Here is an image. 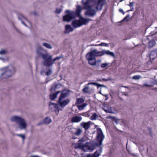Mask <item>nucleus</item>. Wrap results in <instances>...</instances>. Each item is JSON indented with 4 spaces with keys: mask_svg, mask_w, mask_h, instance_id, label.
<instances>
[{
    "mask_svg": "<svg viewBox=\"0 0 157 157\" xmlns=\"http://www.w3.org/2000/svg\"><path fill=\"white\" fill-rule=\"evenodd\" d=\"M82 3L83 5V9L85 10V14L90 17L95 16L97 11L101 10L102 7L106 3L105 0H82Z\"/></svg>",
    "mask_w": 157,
    "mask_h": 157,
    "instance_id": "1",
    "label": "nucleus"
},
{
    "mask_svg": "<svg viewBox=\"0 0 157 157\" xmlns=\"http://www.w3.org/2000/svg\"><path fill=\"white\" fill-rule=\"evenodd\" d=\"M97 135L96 139L98 142H92L89 143H86L85 144H82L81 142H84L86 141V137H84L79 140V149H81L84 151H92L95 148V147L101 145L102 142L105 138V136L101 129L99 128H97Z\"/></svg>",
    "mask_w": 157,
    "mask_h": 157,
    "instance_id": "2",
    "label": "nucleus"
},
{
    "mask_svg": "<svg viewBox=\"0 0 157 157\" xmlns=\"http://www.w3.org/2000/svg\"><path fill=\"white\" fill-rule=\"evenodd\" d=\"M105 55H110L113 58H115L114 53L109 50L102 49L101 51H99L96 49L93 50L87 53L86 55V59H93Z\"/></svg>",
    "mask_w": 157,
    "mask_h": 157,
    "instance_id": "3",
    "label": "nucleus"
},
{
    "mask_svg": "<svg viewBox=\"0 0 157 157\" xmlns=\"http://www.w3.org/2000/svg\"><path fill=\"white\" fill-rule=\"evenodd\" d=\"M66 15L63 17V21L67 22H69L71 20L78 17V5L76 6L75 11L67 10L65 11Z\"/></svg>",
    "mask_w": 157,
    "mask_h": 157,
    "instance_id": "4",
    "label": "nucleus"
},
{
    "mask_svg": "<svg viewBox=\"0 0 157 157\" xmlns=\"http://www.w3.org/2000/svg\"><path fill=\"white\" fill-rule=\"evenodd\" d=\"M15 68L12 65L0 69V71L2 72L1 73V76L4 78H8L11 77L15 72Z\"/></svg>",
    "mask_w": 157,
    "mask_h": 157,
    "instance_id": "5",
    "label": "nucleus"
},
{
    "mask_svg": "<svg viewBox=\"0 0 157 157\" xmlns=\"http://www.w3.org/2000/svg\"><path fill=\"white\" fill-rule=\"evenodd\" d=\"M11 120L13 122H15L18 125V127L20 129H25L27 126L26 121L22 117L15 116L11 118Z\"/></svg>",
    "mask_w": 157,
    "mask_h": 157,
    "instance_id": "6",
    "label": "nucleus"
},
{
    "mask_svg": "<svg viewBox=\"0 0 157 157\" xmlns=\"http://www.w3.org/2000/svg\"><path fill=\"white\" fill-rule=\"evenodd\" d=\"M36 53L37 55L43 59H52V56L49 53L47 50L40 46L36 48Z\"/></svg>",
    "mask_w": 157,
    "mask_h": 157,
    "instance_id": "7",
    "label": "nucleus"
},
{
    "mask_svg": "<svg viewBox=\"0 0 157 157\" xmlns=\"http://www.w3.org/2000/svg\"><path fill=\"white\" fill-rule=\"evenodd\" d=\"M18 19L20 20L21 23L26 27L32 29L33 25L31 22L22 14H19L18 17Z\"/></svg>",
    "mask_w": 157,
    "mask_h": 157,
    "instance_id": "8",
    "label": "nucleus"
},
{
    "mask_svg": "<svg viewBox=\"0 0 157 157\" xmlns=\"http://www.w3.org/2000/svg\"><path fill=\"white\" fill-rule=\"evenodd\" d=\"M81 9V7L79 6V27L86 24L90 21L91 20L90 19L85 18L81 16L80 13Z\"/></svg>",
    "mask_w": 157,
    "mask_h": 157,
    "instance_id": "9",
    "label": "nucleus"
},
{
    "mask_svg": "<svg viewBox=\"0 0 157 157\" xmlns=\"http://www.w3.org/2000/svg\"><path fill=\"white\" fill-rule=\"evenodd\" d=\"M46 71H42L41 72L42 75H45L48 77L50 76L52 73V68L47 67L46 69Z\"/></svg>",
    "mask_w": 157,
    "mask_h": 157,
    "instance_id": "10",
    "label": "nucleus"
},
{
    "mask_svg": "<svg viewBox=\"0 0 157 157\" xmlns=\"http://www.w3.org/2000/svg\"><path fill=\"white\" fill-rule=\"evenodd\" d=\"M102 109L107 113H114L113 110V108L108 105L105 104Z\"/></svg>",
    "mask_w": 157,
    "mask_h": 157,
    "instance_id": "11",
    "label": "nucleus"
},
{
    "mask_svg": "<svg viewBox=\"0 0 157 157\" xmlns=\"http://www.w3.org/2000/svg\"><path fill=\"white\" fill-rule=\"evenodd\" d=\"M73 28L71 25H66L65 26V30L64 33L65 34H68L73 32Z\"/></svg>",
    "mask_w": 157,
    "mask_h": 157,
    "instance_id": "12",
    "label": "nucleus"
},
{
    "mask_svg": "<svg viewBox=\"0 0 157 157\" xmlns=\"http://www.w3.org/2000/svg\"><path fill=\"white\" fill-rule=\"evenodd\" d=\"M70 91L69 90H63L59 96V100L61 99H63L65 98L68 97L69 95Z\"/></svg>",
    "mask_w": 157,
    "mask_h": 157,
    "instance_id": "13",
    "label": "nucleus"
},
{
    "mask_svg": "<svg viewBox=\"0 0 157 157\" xmlns=\"http://www.w3.org/2000/svg\"><path fill=\"white\" fill-rule=\"evenodd\" d=\"M56 59H44L43 62L44 65L49 67L52 65Z\"/></svg>",
    "mask_w": 157,
    "mask_h": 157,
    "instance_id": "14",
    "label": "nucleus"
},
{
    "mask_svg": "<svg viewBox=\"0 0 157 157\" xmlns=\"http://www.w3.org/2000/svg\"><path fill=\"white\" fill-rule=\"evenodd\" d=\"M62 99L59 100V99L58 103L59 105L62 107H64L70 102V100L67 99L63 101H62Z\"/></svg>",
    "mask_w": 157,
    "mask_h": 157,
    "instance_id": "15",
    "label": "nucleus"
},
{
    "mask_svg": "<svg viewBox=\"0 0 157 157\" xmlns=\"http://www.w3.org/2000/svg\"><path fill=\"white\" fill-rule=\"evenodd\" d=\"M90 121H88L87 122H82L80 124V126L84 128L86 130L90 128Z\"/></svg>",
    "mask_w": 157,
    "mask_h": 157,
    "instance_id": "16",
    "label": "nucleus"
},
{
    "mask_svg": "<svg viewBox=\"0 0 157 157\" xmlns=\"http://www.w3.org/2000/svg\"><path fill=\"white\" fill-rule=\"evenodd\" d=\"M61 86V85L60 84H57L54 83L51 86L50 90L52 92H54L57 89L59 88Z\"/></svg>",
    "mask_w": 157,
    "mask_h": 157,
    "instance_id": "17",
    "label": "nucleus"
},
{
    "mask_svg": "<svg viewBox=\"0 0 157 157\" xmlns=\"http://www.w3.org/2000/svg\"><path fill=\"white\" fill-rule=\"evenodd\" d=\"M49 107L51 108H53L54 107L55 109V110L56 112L57 111L58 112L59 111V107L58 105L57 104L53 103L52 102L50 103L49 105Z\"/></svg>",
    "mask_w": 157,
    "mask_h": 157,
    "instance_id": "18",
    "label": "nucleus"
},
{
    "mask_svg": "<svg viewBox=\"0 0 157 157\" xmlns=\"http://www.w3.org/2000/svg\"><path fill=\"white\" fill-rule=\"evenodd\" d=\"M150 59H155L157 58V51H153L151 52L149 56Z\"/></svg>",
    "mask_w": 157,
    "mask_h": 157,
    "instance_id": "19",
    "label": "nucleus"
},
{
    "mask_svg": "<svg viewBox=\"0 0 157 157\" xmlns=\"http://www.w3.org/2000/svg\"><path fill=\"white\" fill-rule=\"evenodd\" d=\"M71 25L73 28L76 29L78 27V20H73L71 23Z\"/></svg>",
    "mask_w": 157,
    "mask_h": 157,
    "instance_id": "20",
    "label": "nucleus"
},
{
    "mask_svg": "<svg viewBox=\"0 0 157 157\" xmlns=\"http://www.w3.org/2000/svg\"><path fill=\"white\" fill-rule=\"evenodd\" d=\"M42 45L43 46L48 49H52V45L49 44L46 42H43L42 43Z\"/></svg>",
    "mask_w": 157,
    "mask_h": 157,
    "instance_id": "21",
    "label": "nucleus"
},
{
    "mask_svg": "<svg viewBox=\"0 0 157 157\" xmlns=\"http://www.w3.org/2000/svg\"><path fill=\"white\" fill-rule=\"evenodd\" d=\"M100 155L98 151H95L94 154H89L87 155V157H98Z\"/></svg>",
    "mask_w": 157,
    "mask_h": 157,
    "instance_id": "22",
    "label": "nucleus"
},
{
    "mask_svg": "<svg viewBox=\"0 0 157 157\" xmlns=\"http://www.w3.org/2000/svg\"><path fill=\"white\" fill-rule=\"evenodd\" d=\"M155 41L154 40H152L149 41L148 43V47L149 48H152L155 44Z\"/></svg>",
    "mask_w": 157,
    "mask_h": 157,
    "instance_id": "23",
    "label": "nucleus"
},
{
    "mask_svg": "<svg viewBox=\"0 0 157 157\" xmlns=\"http://www.w3.org/2000/svg\"><path fill=\"white\" fill-rule=\"evenodd\" d=\"M52 121V120L50 118L48 117H46L44 120V123L45 124H48L50 123Z\"/></svg>",
    "mask_w": 157,
    "mask_h": 157,
    "instance_id": "24",
    "label": "nucleus"
},
{
    "mask_svg": "<svg viewBox=\"0 0 157 157\" xmlns=\"http://www.w3.org/2000/svg\"><path fill=\"white\" fill-rule=\"evenodd\" d=\"M87 105V104L86 103L83 104H79V110H83L84 108Z\"/></svg>",
    "mask_w": 157,
    "mask_h": 157,
    "instance_id": "25",
    "label": "nucleus"
},
{
    "mask_svg": "<svg viewBox=\"0 0 157 157\" xmlns=\"http://www.w3.org/2000/svg\"><path fill=\"white\" fill-rule=\"evenodd\" d=\"M89 63L91 65H95L96 64V59H87Z\"/></svg>",
    "mask_w": 157,
    "mask_h": 157,
    "instance_id": "26",
    "label": "nucleus"
},
{
    "mask_svg": "<svg viewBox=\"0 0 157 157\" xmlns=\"http://www.w3.org/2000/svg\"><path fill=\"white\" fill-rule=\"evenodd\" d=\"M98 117V115L97 113H94L90 117V119L92 120H96Z\"/></svg>",
    "mask_w": 157,
    "mask_h": 157,
    "instance_id": "27",
    "label": "nucleus"
},
{
    "mask_svg": "<svg viewBox=\"0 0 157 157\" xmlns=\"http://www.w3.org/2000/svg\"><path fill=\"white\" fill-rule=\"evenodd\" d=\"M71 121L72 122H78V116H76L73 117L71 119Z\"/></svg>",
    "mask_w": 157,
    "mask_h": 157,
    "instance_id": "28",
    "label": "nucleus"
},
{
    "mask_svg": "<svg viewBox=\"0 0 157 157\" xmlns=\"http://www.w3.org/2000/svg\"><path fill=\"white\" fill-rule=\"evenodd\" d=\"M7 51L6 49H2L0 50V55H4L7 53Z\"/></svg>",
    "mask_w": 157,
    "mask_h": 157,
    "instance_id": "29",
    "label": "nucleus"
},
{
    "mask_svg": "<svg viewBox=\"0 0 157 157\" xmlns=\"http://www.w3.org/2000/svg\"><path fill=\"white\" fill-rule=\"evenodd\" d=\"M56 97V94L55 93L50 95V98L52 100H54Z\"/></svg>",
    "mask_w": 157,
    "mask_h": 157,
    "instance_id": "30",
    "label": "nucleus"
},
{
    "mask_svg": "<svg viewBox=\"0 0 157 157\" xmlns=\"http://www.w3.org/2000/svg\"><path fill=\"white\" fill-rule=\"evenodd\" d=\"M109 44H107L103 42H101V43L99 44V46L108 47H109Z\"/></svg>",
    "mask_w": 157,
    "mask_h": 157,
    "instance_id": "31",
    "label": "nucleus"
},
{
    "mask_svg": "<svg viewBox=\"0 0 157 157\" xmlns=\"http://www.w3.org/2000/svg\"><path fill=\"white\" fill-rule=\"evenodd\" d=\"M141 76L139 75H135L132 77V78L134 80H138L140 79Z\"/></svg>",
    "mask_w": 157,
    "mask_h": 157,
    "instance_id": "32",
    "label": "nucleus"
},
{
    "mask_svg": "<svg viewBox=\"0 0 157 157\" xmlns=\"http://www.w3.org/2000/svg\"><path fill=\"white\" fill-rule=\"evenodd\" d=\"M89 89L88 86H86L82 89L84 93H87L88 92Z\"/></svg>",
    "mask_w": 157,
    "mask_h": 157,
    "instance_id": "33",
    "label": "nucleus"
},
{
    "mask_svg": "<svg viewBox=\"0 0 157 157\" xmlns=\"http://www.w3.org/2000/svg\"><path fill=\"white\" fill-rule=\"evenodd\" d=\"M134 3V2H130L129 4H128L127 5L130 6L132 9L130 10V11H133V5Z\"/></svg>",
    "mask_w": 157,
    "mask_h": 157,
    "instance_id": "34",
    "label": "nucleus"
},
{
    "mask_svg": "<svg viewBox=\"0 0 157 157\" xmlns=\"http://www.w3.org/2000/svg\"><path fill=\"white\" fill-rule=\"evenodd\" d=\"M62 10H63L61 8H60L59 9H57L56 10L55 12L56 13H59L62 12Z\"/></svg>",
    "mask_w": 157,
    "mask_h": 157,
    "instance_id": "35",
    "label": "nucleus"
},
{
    "mask_svg": "<svg viewBox=\"0 0 157 157\" xmlns=\"http://www.w3.org/2000/svg\"><path fill=\"white\" fill-rule=\"evenodd\" d=\"M129 17V15H127L126 17H125L124 19L121 21H127L128 20V18Z\"/></svg>",
    "mask_w": 157,
    "mask_h": 157,
    "instance_id": "36",
    "label": "nucleus"
},
{
    "mask_svg": "<svg viewBox=\"0 0 157 157\" xmlns=\"http://www.w3.org/2000/svg\"><path fill=\"white\" fill-rule=\"evenodd\" d=\"M17 135L21 137L23 140H24L25 138V136L24 134H18Z\"/></svg>",
    "mask_w": 157,
    "mask_h": 157,
    "instance_id": "37",
    "label": "nucleus"
},
{
    "mask_svg": "<svg viewBox=\"0 0 157 157\" xmlns=\"http://www.w3.org/2000/svg\"><path fill=\"white\" fill-rule=\"evenodd\" d=\"M74 146V147L75 149L78 148V143L74 144H73Z\"/></svg>",
    "mask_w": 157,
    "mask_h": 157,
    "instance_id": "38",
    "label": "nucleus"
},
{
    "mask_svg": "<svg viewBox=\"0 0 157 157\" xmlns=\"http://www.w3.org/2000/svg\"><path fill=\"white\" fill-rule=\"evenodd\" d=\"M108 65V64L106 63H103L101 64V67L102 68H105Z\"/></svg>",
    "mask_w": 157,
    "mask_h": 157,
    "instance_id": "39",
    "label": "nucleus"
},
{
    "mask_svg": "<svg viewBox=\"0 0 157 157\" xmlns=\"http://www.w3.org/2000/svg\"><path fill=\"white\" fill-rule=\"evenodd\" d=\"M95 85L98 86V85H99V84L95 83V82H90V83H89L88 84V85Z\"/></svg>",
    "mask_w": 157,
    "mask_h": 157,
    "instance_id": "40",
    "label": "nucleus"
},
{
    "mask_svg": "<svg viewBox=\"0 0 157 157\" xmlns=\"http://www.w3.org/2000/svg\"><path fill=\"white\" fill-rule=\"evenodd\" d=\"M151 83L152 85H157V80H155L154 82H151Z\"/></svg>",
    "mask_w": 157,
    "mask_h": 157,
    "instance_id": "41",
    "label": "nucleus"
},
{
    "mask_svg": "<svg viewBox=\"0 0 157 157\" xmlns=\"http://www.w3.org/2000/svg\"><path fill=\"white\" fill-rule=\"evenodd\" d=\"M84 99L82 98H79V104H82L81 103L84 102Z\"/></svg>",
    "mask_w": 157,
    "mask_h": 157,
    "instance_id": "42",
    "label": "nucleus"
},
{
    "mask_svg": "<svg viewBox=\"0 0 157 157\" xmlns=\"http://www.w3.org/2000/svg\"><path fill=\"white\" fill-rule=\"evenodd\" d=\"M143 86H148V87H151L152 86V85L151 84V85H148L147 83L144 84L143 85Z\"/></svg>",
    "mask_w": 157,
    "mask_h": 157,
    "instance_id": "43",
    "label": "nucleus"
},
{
    "mask_svg": "<svg viewBox=\"0 0 157 157\" xmlns=\"http://www.w3.org/2000/svg\"><path fill=\"white\" fill-rule=\"evenodd\" d=\"M153 59H149V61L147 63V65H150L151 64L152 61Z\"/></svg>",
    "mask_w": 157,
    "mask_h": 157,
    "instance_id": "44",
    "label": "nucleus"
},
{
    "mask_svg": "<svg viewBox=\"0 0 157 157\" xmlns=\"http://www.w3.org/2000/svg\"><path fill=\"white\" fill-rule=\"evenodd\" d=\"M78 136V128L76 130V131L75 132L74 134V135Z\"/></svg>",
    "mask_w": 157,
    "mask_h": 157,
    "instance_id": "45",
    "label": "nucleus"
},
{
    "mask_svg": "<svg viewBox=\"0 0 157 157\" xmlns=\"http://www.w3.org/2000/svg\"><path fill=\"white\" fill-rule=\"evenodd\" d=\"M63 58V57L62 55L60 56H59L57 57H56L54 59H60V58Z\"/></svg>",
    "mask_w": 157,
    "mask_h": 157,
    "instance_id": "46",
    "label": "nucleus"
},
{
    "mask_svg": "<svg viewBox=\"0 0 157 157\" xmlns=\"http://www.w3.org/2000/svg\"><path fill=\"white\" fill-rule=\"evenodd\" d=\"M119 11L120 12L122 13L123 14H124V12L123 11V9H120L119 10Z\"/></svg>",
    "mask_w": 157,
    "mask_h": 157,
    "instance_id": "47",
    "label": "nucleus"
},
{
    "mask_svg": "<svg viewBox=\"0 0 157 157\" xmlns=\"http://www.w3.org/2000/svg\"><path fill=\"white\" fill-rule=\"evenodd\" d=\"M76 105L78 108V98H77V101H76Z\"/></svg>",
    "mask_w": 157,
    "mask_h": 157,
    "instance_id": "48",
    "label": "nucleus"
},
{
    "mask_svg": "<svg viewBox=\"0 0 157 157\" xmlns=\"http://www.w3.org/2000/svg\"><path fill=\"white\" fill-rule=\"evenodd\" d=\"M98 87H106V86H104V85H101V84H99V85H98Z\"/></svg>",
    "mask_w": 157,
    "mask_h": 157,
    "instance_id": "49",
    "label": "nucleus"
},
{
    "mask_svg": "<svg viewBox=\"0 0 157 157\" xmlns=\"http://www.w3.org/2000/svg\"><path fill=\"white\" fill-rule=\"evenodd\" d=\"M119 120H117L115 119L114 120L115 122L117 124H118L119 123Z\"/></svg>",
    "mask_w": 157,
    "mask_h": 157,
    "instance_id": "50",
    "label": "nucleus"
},
{
    "mask_svg": "<svg viewBox=\"0 0 157 157\" xmlns=\"http://www.w3.org/2000/svg\"><path fill=\"white\" fill-rule=\"evenodd\" d=\"M4 78V76H1H1H0V81H1V80Z\"/></svg>",
    "mask_w": 157,
    "mask_h": 157,
    "instance_id": "51",
    "label": "nucleus"
},
{
    "mask_svg": "<svg viewBox=\"0 0 157 157\" xmlns=\"http://www.w3.org/2000/svg\"><path fill=\"white\" fill-rule=\"evenodd\" d=\"M110 118L112 119L115 120L116 119V117H110Z\"/></svg>",
    "mask_w": 157,
    "mask_h": 157,
    "instance_id": "52",
    "label": "nucleus"
},
{
    "mask_svg": "<svg viewBox=\"0 0 157 157\" xmlns=\"http://www.w3.org/2000/svg\"><path fill=\"white\" fill-rule=\"evenodd\" d=\"M60 91H57L56 93H56V96H57V95L59 94V93H60Z\"/></svg>",
    "mask_w": 157,
    "mask_h": 157,
    "instance_id": "53",
    "label": "nucleus"
},
{
    "mask_svg": "<svg viewBox=\"0 0 157 157\" xmlns=\"http://www.w3.org/2000/svg\"><path fill=\"white\" fill-rule=\"evenodd\" d=\"M129 154L133 156H135L136 155L134 153H129Z\"/></svg>",
    "mask_w": 157,
    "mask_h": 157,
    "instance_id": "54",
    "label": "nucleus"
},
{
    "mask_svg": "<svg viewBox=\"0 0 157 157\" xmlns=\"http://www.w3.org/2000/svg\"><path fill=\"white\" fill-rule=\"evenodd\" d=\"M77 138V137H75L74 136H73V137H72V139H76Z\"/></svg>",
    "mask_w": 157,
    "mask_h": 157,
    "instance_id": "55",
    "label": "nucleus"
},
{
    "mask_svg": "<svg viewBox=\"0 0 157 157\" xmlns=\"http://www.w3.org/2000/svg\"><path fill=\"white\" fill-rule=\"evenodd\" d=\"M109 80V79H105V78H103V80L104 81H108Z\"/></svg>",
    "mask_w": 157,
    "mask_h": 157,
    "instance_id": "56",
    "label": "nucleus"
},
{
    "mask_svg": "<svg viewBox=\"0 0 157 157\" xmlns=\"http://www.w3.org/2000/svg\"><path fill=\"white\" fill-rule=\"evenodd\" d=\"M31 157H40L38 156H37V155H33L32 156H31Z\"/></svg>",
    "mask_w": 157,
    "mask_h": 157,
    "instance_id": "57",
    "label": "nucleus"
},
{
    "mask_svg": "<svg viewBox=\"0 0 157 157\" xmlns=\"http://www.w3.org/2000/svg\"><path fill=\"white\" fill-rule=\"evenodd\" d=\"M82 130L79 128V135L82 132Z\"/></svg>",
    "mask_w": 157,
    "mask_h": 157,
    "instance_id": "58",
    "label": "nucleus"
},
{
    "mask_svg": "<svg viewBox=\"0 0 157 157\" xmlns=\"http://www.w3.org/2000/svg\"><path fill=\"white\" fill-rule=\"evenodd\" d=\"M82 119L81 117L79 116V121H80Z\"/></svg>",
    "mask_w": 157,
    "mask_h": 157,
    "instance_id": "59",
    "label": "nucleus"
},
{
    "mask_svg": "<svg viewBox=\"0 0 157 157\" xmlns=\"http://www.w3.org/2000/svg\"><path fill=\"white\" fill-rule=\"evenodd\" d=\"M16 31L17 32H20V31L19 30L17 29V28H16Z\"/></svg>",
    "mask_w": 157,
    "mask_h": 157,
    "instance_id": "60",
    "label": "nucleus"
},
{
    "mask_svg": "<svg viewBox=\"0 0 157 157\" xmlns=\"http://www.w3.org/2000/svg\"><path fill=\"white\" fill-rule=\"evenodd\" d=\"M149 133H150V135H151V131L150 129H149Z\"/></svg>",
    "mask_w": 157,
    "mask_h": 157,
    "instance_id": "61",
    "label": "nucleus"
},
{
    "mask_svg": "<svg viewBox=\"0 0 157 157\" xmlns=\"http://www.w3.org/2000/svg\"><path fill=\"white\" fill-rule=\"evenodd\" d=\"M94 46H99V44H95V45H94Z\"/></svg>",
    "mask_w": 157,
    "mask_h": 157,
    "instance_id": "62",
    "label": "nucleus"
},
{
    "mask_svg": "<svg viewBox=\"0 0 157 157\" xmlns=\"http://www.w3.org/2000/svg\"><path fill=\"white\" fill-rule=\"evenodd\" d=\"M105 96L106 97V98L105 99V100H106L108 99V98L107 97V95H105Z\"/></svg>",
    "mask_w": 157,
    "mask_h": 157,
    "instance_id": "63",
    "label": "nucleus"
},
{
    "mask_svg": "<svg viewBox=\"0 0 157 157\" xmlns=\"http://www.w3.org/2000/svg\"><path fill=\"white\" fill-rule=\"evenodd\" d=\"M60 77H61V79H60V80H61L62 78V76L61 75H60Z\"/></svg>",
    "mask_w": 157,
    "mask_h": 157,
    "instance_id": "64",
    "label": "nucleus"
}]
</instances>
